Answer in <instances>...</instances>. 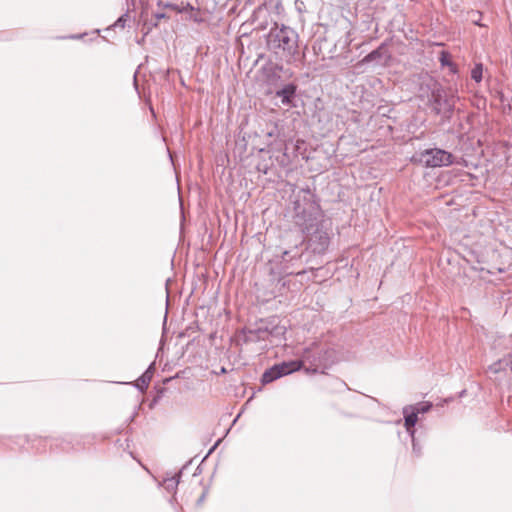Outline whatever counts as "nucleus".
I'll list each match as a JSON object with an SVG mask.
<instances>
[{
  "mask_svg": "<svg viewBox=\"0 0 512 512\" xmlns=\"http://www.w3.org/2000/svg\"><path fill=\"white\" fill-rule=\"evenodd\" d=\"M420 97L427 99V104L435 114L445 119L451 117L455 107V97L437 80L433 78L424 80L420 86Z\"/></svg>",
  "mask_w": 512,
  "mask_h": 512,
  "instance_id": "obj_1",
  "label": "nucleus"
},
{
  "mask_svg": "<svg viewBox=\"0 0 512 512\" xmlns=\"http://www.w3.org/2000/svg\"><path fill=\"white\" fill-rule=\"evenodd\" d=\"M304 363H309L314 366L313 372L317 371V368L322 365L318 347L304 349L300 360L283 361L273 365L262 374L261 382L264 385L269 384L283 376L299 371Z\"/></svg>",
  "mask_w": 512,
  "mask_h": 512,
  "instance_id": "obj_2",
  "label": "nucleus"
},
{
  "mask_svg": "<svg viewBox=\"0 0 512 512\" xmlns=\"http://www.w3.org/2000/svg\"><path fill=\"white\" fill-rule=\"evenodd\" d=\"M267 47L275 54L291 57L297 52L298 34L291 27L275 23L267 35Z\"/></svg>",
  "mask_w": 512,
  "mask_h": 512,
  "instance_id": "obj_3",
  "label": "nucleus"
},
{
  "mask_svg": "<svg viewBox=\"0 0 512 512\" xmlns=\"http://www.w3.org/2000/svg\"><path fill=\"white\" fill-rule=\"evenodd\" d=\"M285 328L274 325L269 327L265 321L261 320L254 327L245 328L238 335V341L244 344L264 343L261 349L266 348V342L271 336H278L284 333Z\"/></svg>",
  "mask_w": 512,
  "mask_h": 512,
  "instance_id": "obj_4",
  "label": "nucleus"
},
{
  "mask_svg": "<svg viewBox=\"0 0 512 512\" xmlns=\"http://www.w3.org/2000/svg\"><path fill=\"white\" fill-rule=\"evenodd\" d=\"M453 159L450 152L440 148H429L412 157L413 162L429 168L449 166L453 163Z\"/></svg>",
  "mask_w": 512,
  "mask_h": 512,
  "instance_id": "obj_5",
  "label": "nucleus"
},
{
  "mask_svg": "<svg viewBox=\"0 0 512 512\" xmlns=\"http://www.w3.org/2000/svg\"><path fill=\"white\" fill-rule=\"evenodd\" d=\"M391 55L388 52L387 44L382 43L378 48L368 53L363 59V63H372L378 66H385Z\"/></svg>",
  "mask_w": 512,
  "mask_h": 512,
  "instance_id": "obj_6",
  "label": "nucleus"
},
{
  "mask_svg": "<svg viewBox=\"0 0 512 512\" xmlns=\"http://www.w3.org/2000/svg\"><path fill=\"white\" fill-rule=\"evenodd\" d=\"M309 242H310L311 246H313L314 251L322 252L329 245L328 233L321 229H316L310 235Z\"/></svg>",
  "mask_w": 512,
  "mask_h": 512,
  "instance_id": "obj_7",
  "label": "nucleus"
},
{
  "mask_svg": "<svg viewBox=\"0 0 512 512\" xmlns=\"http://www.w3.org/2000/svg\"><path fill=\"white\" fill-rule=\"evenodd\" d=\"M297 86L293 83H289L284 85L281 89L275 92V96L281 98V102L283 105L289 106L291 105L295 95H296Z\"/></svg>",
  "mask_w": 512,
  "mask_h": 512,
  "instance_id": "obj_8",
  "label": "nucleus"
},
{
  "mask_svg": "<svg viewBox=\"0 0 512 512\" xmlns=\"http://www.w3.org/2000/svg\"><path fill=\"white\" fill-rule=\"evenodd\" d=\"M154 364H151L148 369L135 381L134 386L141 392H144L153 376Z\"/></svg>",
  "mask_w": 512,
  "mask_h": 512,
  "instance_id": "obj_9",
  "label": "nucleus"
},
{
  "mask_svg": "<svg viewBox=\"0 0 512 512\" xmlns=\"http://www.w3.org/2000/svg\"><path fill=\"white\" fill-rule=\"evenodd\" d=\"M403 415H404V427L405 428H411L415 427V425L418 422V414L415 409H413V406H405L403 408Z\"/></svg>",
  "mask_w": 512,
  "mask_h": 512,
  "instance_id": "obj_10",
  "label": "nucleus"
},
{
  "mask_svg": "<svg viewBox=\"0 0 512 512\" xmlns=\"http://www.w3.org/2000/svg\"><path fill=\"white\" fill-rule=\"evenodd\" d=\"M181 473L182 471H179V473L164 479L163 486L166 491L175 493L177 486L180 482Z\"/></svg>",
  "mask_w": 512,
  "mask_h": 512,
  "instance_id": "obj_11",
  "label": "nucleus"
},
{
  "mask_svg": "<svg viewBox=\"0 0 512 512\" xmlns=\"http://www.w3.org/2000/svg\"><path fill=\"white\" fill-rule=\"evenodd\" d=\"M509 363L510 362L507 359L499 360L498 362L493 363L492 365L489 366V372L497 374L500 371L504 370L505 367L509 365Z\"/></svg>",
  "mask_w": 512,
  "mask_h": 512,
  "instance_id": "obj_12",
  "label": "nucleus"
},
{
  "mask_svg": "<svg viewBox=\"0 0 512 512\" xmlns=\"http://www.w3.org/2000/svg\"><path fill=\"white\" fill-rule=\"evenodd\" d=\"M482 74L483 65L481 63H478L473 67L471 71V78L476 82H480L482 80Z\"/></svg>",
  "mask_w": 512,
  "mask_h": 512,
  "instance_id": "obj_13",
  "label": "nucleus"
},
{
  "mask_svg": "<svg viewBox=\"0 0 512 512\" xmlns=\"http://www.w3.org/2000/svg\"><path fill=\"white\" fill-rule=\"evenodd\" d=\"M413 406V409H415V411H417V414H425L427 412H429L432 408V403L430 402H421V403H417L416 405H412Z\"/></svg>",
  "mask_w": 512,
  "mask_h": 512,
  "instance_id": "obj_14",
  "label": "nucleus"
},
{
  "mask_svg": "<svg viewBox=\"0 0 512 512\" xmlns=\"http://www.w3.org/2000/svg\"><path fill=\"white\" fill-rule=\"evenodd\" d=\"M439 61L442 66H451L452 62L450 60V54L448 52L442 51L439 56Z\"/></svg>",
  "mask_w": 512,
  "mask_h": 512,
  "instance_id": "obj_15",
  "label": "nucleus"
},
{
  "mask_svg": "<svg viewBox=\"0 0 512 512\" xmlns=\"http://www.w3.org/2000/svg\"><path fill=\"white\" fill-rule=\"evenodd\" d=\"M412 442V453L416 457H420L422 455V446L418 443L417 439L411 440Z\"/></svg>",
  "mask_w": 512,
  "mask_h": 512,
  "instance_id": "obj_16",
  "label": "nucleus"
},
{
  "mask_svg": "<svg viewBox=\"0 0 512 512\" xmlns=\"http://www.w3.org/2000/svg\"><path fill=\"white\" fill-rule=\"evenodd\" d=\"M128 14L121 15L114 23V27L124 28L127 22Z\"/></svg>",
  "mask_w": 512,
  "mask_h": 512,
  "instance_id": "obj_17",
  "label": "nucleus"
},
{
  "mask_svg": "<svg viewBox=\"0 0 512 512\" xmlns=\"http://www.w3.org/2000/svg\"><path fill=\"white\" fill-rule=\"evenodd\" d=\"M405 429H406L407 434L411 438V440L416 439V437H415V433H416L415 427H411V428L409 427V428H405Z\"/></svg>",
  "mask_w": 512,
  "mask_h": 512,
  "instance_id": "obj_18",
  "label": "nucleus"
},
{
  "mask_svg": "<svg viewBox=\"0 0 512 512\" xmlns=\"http://www.w3.org/2000/svg\"><path fill=\"white\" fill-rule=\"evenodd\" d=\"M85 36V34H76V35H70L68 38L70 39H81Z\"/></svg>",
  "mask_w": 512,
  "mask_h": 512,
  "instance_id": "obj_19",
  "label": "nucleus"
},
{
  "mask_svg": "<svg viewBox=\"0 0 512 512\" xmlns=\"http://www.w3.org/2000/svg\"><path fill=\"white\" fill-rule=\"evenodd\" d=\"M205 497H206V494L202 493V495L197 500V504L200 505L201 503H203V501L205 500Z\"/></svg>",
  "mask_w": 512,
  "mask_h": 512,
  "instance_id": "obj_20",
  "label": "nucleus"
},
{
  "mask_svg": "<svg viewBox=\"0 0 512 512\" xmlns=\"http://www.w3.org/2000/svg\"><path fill=\"white\" fill-rule=\"evenodd\" d=\"M155 17H156V19H157V20H160V19L165 18V17H166V15H165L164 13H157V14L155 15Z\"/></svg>",
  "mask_w": 512,
  "mask_h": 512,
  "instance_id": "obj_21",
  "label": "nucleus"
},
{
  "mask_svg": "<svg viewBox=\"0 0 512 512\" xmlns=\"http://www.w3.org/2000/svg\"><path fill=\"white\" fill-rule=\"evenodd\" d=\"M165 7H169V8H172V9H176V6H175V5H173V4H167V5H165Z\"/></svg>",
  "mask_w": 512,
  "mask_h": 512,
  "instance_id": "obj_22",
  "label": "nucleus"
},
{
  "mask_svg": "<svg viewBox=\"0 0 512 512\" xmlns=\"http://www.w3.org/2000/svg\"><path fill=\"white\" fill-rule=\"evenodd\" d=\"M288 253H289L288 251H284L283 255H282V258L285 259V257L288 255Z\"/></svg>",
  "mask_w": 512,
  "mask_h": 512,
  "instance_id": "obj_23",
  "label": "nucleus"
}]
</instances>
